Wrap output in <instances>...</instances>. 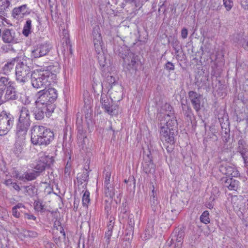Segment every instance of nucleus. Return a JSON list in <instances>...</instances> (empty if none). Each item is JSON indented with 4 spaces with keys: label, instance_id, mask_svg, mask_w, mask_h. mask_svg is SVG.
Returning a JSON list of instances; mask_svg holds the SVG:
<instances>
[{
    "label": "nucleus",
    "instance_id": "nucleus-1",
    "mask_svg": "<svg viewBox=\"0 0 248 248\" xmlns=\"http://www.w3.org/2000/svg\"><path fill=\"white\" fill-rule=\"evenodd\" d=\"M60 70L59 66L49 65L46 69L36 70L31 75V83L36 89L46 88L57 78V74Z\"/></svg>",
    "mask_w": 248,
    "mask_h": 248
},
{
    "label": "nucleus",
    "instance_id": "nucleus-2",
    "mask_svg": "<svg viewBox=\"0 0 248 248\" xmlns=\"http://www.w3.org/2000/svg\"><path fill=\"white\" fill-rule=\"evenodd\" d=\"M31 143L36 145L49 144L54 139V133L50 129L41 125H33L31 129Z\"/></svg>",
    "mask_w": 248,
    "mask_h": 248
},
{
    "label": "nucleus",
    "instance_id": "nucleus-3",
    "mask_svg": "<svg viewBox=\"0 0 248 248\" xmlns=\"http://www.w3.org/2000/svg\"><path fill=\"white\" fill-rule=\"evenodd\" d=\"M35 104L37 107H46L48 113L53 112L55 107L54 102L58 97L57 91L54 88L43 89L35 94Z\"/></svg>",
    "mask_w": 248,
    "mask_h": 248
},
{
    "label": "nucleus",
    "instance_id": "nucleus-4",
    "mask_svg": "<svg viewBox=\"0 0 248 248\" xmlns=\"http://www.w3.org/2000/svg\"><path fill=\"white\" fill-rule=\"evenodd\" d=\"M18 98L15 83L8 77H0V105Z\"/></svg>",
    "mask_w": 248,
    "mask_h": 248
},
{
    "label": "nucleus",
    "instance_id": "nucleus-5",
    "mask_svg": "<svg viewBox=\"0 0 248 248\" xmlns=\"http://www.w3.org/2000/svg\"><path fill=\"white\" fill-rule=\"evenodd\" d=\"M171 117L172 115H169L166 117V120L161 119L159 121L160 139L170 144L174 143V128L177 124L176 117Z\"/></svg>",
    "mask_w": 248,
    "mask_h": 248
},
{
    "label": "nucleus",
    "instance_id": "nucleus-6",
    "mask_svg": "<svg viewBox=\"0 0 248 248\" xmlns=\"http://www.w3.org/2000/svg\"><path fill=\"white\" fill-rule=\"evenodd\" d=\"M31 123L29 110L26 107H22L19 111V116L16 126V135L21 138L26 137Z\"/></svg>",
    "mask_w": 248,
    "mask_h": 248
},
{
    "label": "nucleus",
    "instance_id": "nucleus-7",
    "mask_svg": "<svg viewBox=\"0 0 248 248\" xmlns=\"http://www.w3.org/2000/svg\"><path fill=\"white\" fill-rule=\"evenodd\" d=\"M31 74V68L26 62H19L15 67L16 80L21 85L28 81Z\"/></svg>",
    "mask_w": 248,
    "mask_h": 248
},
{
    "label": "nucleus",
    "instance_id": "nucleus-8",
    "mask_svg": "<svg viewBox=\"0 0 248 248\" xmlns=\"http://www.w3.org/2000/svg\"><path fill=\"white\" fill-rule=\"evenodd\" d=\"M14 117L3 111L0 114V136L6 135L14 124Z\"/></svg>",
    "mask_w": 248,
    "mask_h": 248
},
{
    "label": "nucleus",
    "instance_id": "nucleus-9",
    "mask_svg": "<svg viewBox=\"0 0 248 248\" xmlns=\"http://www.w3.org/2000/svg\"><path fill=\"white\" fill-rule=\"evenodd\" d=\"M111 98H108L105 94H102L100 102L102 108L105 109L106 112L110 115H114L117 113L118 106L112 104Z\"/></svg>",
    "mask_w": 248,
    "mask_h": 248
},
{
    "label": "nucleus",
    "instance_id": "nucleus-10",
    "mask_svg": "<svg viewBox=\"0 0 248 248\" xmlns=\"http://www.w3.org/2000/svg\"><path fill=\"white\" fill-rule=\"evenodd\" d=\"M188 97L190 100L193 108L196 112H199L203 107V99L202 96L194 91L188 92Z\"/></svg>",
    "mask_w": 248,
    "mask_h": 248
},
{
    "label": "nucleus",
    "instance_id": "nucleus-11",
    "mask_svg": "<svg viewBox=\"0 0 248 248\" xmlns=\"http://www.w3.org/2000/svg\"><path fill=\"white\" fill-rule=\"evenodd\" d=\"M92 35L93 41L96 52L99 53L101 51H102L103 46L104 44L99 26H96L93 28Z\"/></svg>",
    "mask_w": 248,
    "mask_h": 248
},
{
    "label": "nucleus",
    "instance_id": "nucleus-12",
    "mask_svg": "<svg viewBox=\"0 0 248 248\" xmlns=\"http://www.w3.org/2000/svg\"><path fill=\"white\" fill-rule=\"evenodd\" d=\"M119 55L123 60L125 64H127L130 68H136L137 61V56L130 52L129 50L125 49L124 53L119 52Z\"/></svg>",
    "mask_w": 248,
    "mask_h": 248
},
{
    "label": "nucleus",
    "instance_id": "nucleus-13",
    "mask_svg": "<svg viewBox=\"0 0 248 248\" xmlns=\"http://www.w3.org/2000/svg\"><path fill=\"white\" fill-rule=\"evenodd\" d=\"M108 93L112 100L114 102H119L123 98V89L122 86L119 84H115L108 90Z\"/></svg>",
    "mask_w": 248,
    "mask_h": 248
},
{
    "label": "nucleus",
    "instance_id": "nucleus-14",
    "mask_svg": "<svg viewBox=\"0 0 248 248\" xmlns=\"http://www.w3.org/2000/svg\"><path fill=\"white\" fill-rule=\"evenodd\" d=\"M30 14V10L26 4L14 8L12 12V16L16 19L23 18Z\"/></svg>",
    "mask_w": 248,
    "mask_h": 248
},
{
    "label": "nucleus",
    "instance_id": "nucleus-15",
    "mask_svg": "<svg viewBox=\"0 0 248 248\" xmlns=\"http://www.w3.org/2000/svg\"><path fill=\"white\" fill-rule=\"evenodd\" d=\"M51 47L47 44H40L35 46L31 51V56L38 58L46 55L50 50Z\"/></svg>",
    "mask_w": 248,
    "mask_h": 248
},
{
    "label": "nucleus",
    "instance_id": "nucleus-16",
    "mask_svg": "<svg viewBox=\"0 0 248 248\" xmlns=\"http://www.w3.org/2000/svg\"><path fill=\"white\" fill-rule=\"evenodd\" d=\"M1 38L5 43L15 44L17 43V39L16 37L15 32L12 30H4L1 34Z\"/></svg>",
    "mask_w": 248,
    "mask_h": 248
},
{
    "label": "nucleus",
    "instance_id": "nucleus-17",
    "mask_svg": "<svg viewBox=\"0 0 248 248\" xmlns=\"http://www.w3.org/2000/svg\"><path fill=\"white\" fill-rule=\"evenodd\" d=\"M219 170L221 173L232 177H236L239 175V172L237 169L233 166H221Z\"/></svg>",
    "mask_w": 248,
    "mask_h": 248
},
{
    "label": "nucleus",
    "instance_id": "nucleus-18",
    "mask_svg": "<svg viewBox=\"0 0 248 248\" xmlns=\"http://www.w3.org/2000/svg\"><path fill=\"white\" fill-rule=\"evenodd\" d=\"M185 236V233L183 231H179L178 233L172 235L171 240V245L174 244L173 248H181L183 243V239Z\"/></svg>",
    "mask_w": 248,
    "mask_h": 248
},
{
    "label": "nucleus",
    "instance_id": "nucleus-19",
    "mask_svg": "<svg viewBox=\"0 0 248 248\" xmlns=\"http://www.w3.org/2000/svg\"><path fill=\"white\" fill-rule=\"evenodd\" d=\"M78 143L82 149L86 147V143L88 141L86 131L81 126L78 127L77 135Z\"/></svg>",
    "mask_w": 248,
    "mask_h": 248
},
{
    "label": "nucleus",
    "instance_id": "nucleus-20",
    "mask_svg": "<svg viewBox=\"0 0 248 248\" xmlns=\"http://www.w3.org/2000/svg\"><path fill=\"white\" fill-rule=\"evenodd\" d=\"M16 141L15 144V147L14 149V153L18 156L24 151V146L25 144V140L26 137L21 138L18 135H16Z\"/></svg>",
    "mask_w": 248,
    "mask_h": 248
},
{
    "label": "nucleus",
    "instance_id": "nucleus-21",
    "mask_svg": "<svg viewBox=\"0 0 248 248\" xmlns=\"http://www.w3.org/2000/svg\"><path fill=\"white\" fill-rule=\"evenodd\" d=\"M37 109L34 112L35 119L37 120H41L44 118L45 115L49 117L53 112L48 113L46 107H37Z\"/></svg>",
    "mask_w": 248,
    "mask_h": 248
},
{
    "label": "nucleus",
    "instance_id": "nucleus-22",
    "mask_svg": "<svg viewBox=\"0 0 248 248\" xmlns=\"http://www.w3.org/2000/svg\"><path fill=\"white\" fill-rule=\"evenodd\" d=\"M18 58H14L8 61L2 67V71L5 75H9L13 69L16 62H17Z\"/></svg>",
    "mask_w": 248,
    "mask_h": 248
},
{
    "label": "nucleus",
    "instance_id": "nucleus-23",
    "mask_svg": "<svg viewBox=\"0 0 248 248\" xmlns=\"http://www.w3.org/2000/svg\"><path fill=\"white\" fill-rule=\"evenodd\" d=\"M163 110L165 111L166 113L163 115L162 114H160L158 116V120L161 121V119H165L166 120V117L169 115H172L171 117H175L174 116V112L172 110V107L168 103H165L162 108Z\"/></svg>",
    "mask_w": 248,
    "mask_h": 248
},
{
    "label": "nucleus",
    "instance_id": "nucleus-24",
    "mask_svg": "<svg viewBox=\"0 0 248 248\" xmlns=\"http://www.w3.org/2000/svg\"><path fill=\"white\" fill-rule=\"evenodd\" d=\"M223 183L224 186L230 190H236L239 186V182L232 178L226 179Z\"/></svg>",
    "mask_w": 248,
    "mask_h": 248
},
{
    "label": "nucleus",
    "instance_id": "nucleus-25",
    "mask_svg": "<svg viewBox=\"0 0 248 248\" xmlns=\"http://www.w3.org/2000/svg\"><path fill=\"white\" fill-rule=\"evenodd\" d=\"M144 171L146 173L154 172L155 169V165L152 160L149 158L148 160H145L142 163Z\"/></svg>",
    "mask_w": 248,
    "mask_h": 248
},
{
    "label": "nucleus",
    "instance_id": "nucleus-26",
    "mask_svg": "<svg viewBox=\"0 0 248 248\" xmlns=\"http://www.w3.org/2000/svg\"><path fill=\"white\" fill-rule=\"evenodd\" d=\"M40 161L43 162V164L47 167L50 166L54 162V159L52 156L46 155L44 153H40L39 158Z\"/></svg>",
    "mask_w": 248,
    "mask_h": 248
},
{
    "label": "nucleus",
    "instance_id": "nucleus-27",
    "mask_svg": "<svg viewBox=\"0 0 248 248\" xmlns=\"http://www.w3.org/2000/svg\"><path fill=\"white\" fill-rule=\"evenodd\" d=\"M97 54L98 55L97 58L100 65L102 67H105L106 66H108V64H109V60H107V56L103 52V49H102V51L97 53Z\"/></svg>",
    "mask_w": 248,
    "mask_h": 248
},
{
    "label": "nucleus",
    "instance_id": "nucleus-28",
    "mask_svg": "<svg viewBox=\"0 0 248 248\" xmlns=\"http://www.w3.org/2000/svg\"><path fill=\"white\" fill-rule=\"evenodd\" d=\"M12 0H0V13L5 14L11 6Z\"/></svg>",
    "mask_w": 248,
    "mask_h": 248
},
{
    "label": "nucleus",
    "instance_id": "nucleus-29",
    "mask_svg": "<svg viewBox=\"0 0 248 248\" xmlns=\"http://www.w3.org/2000/svg\"><path fill=\"white\" fill-rule=\"evenodd\" d=\"M86 187V184L85 183L83 184L82 187L84 189L82 192H84L83 195L82 196V204L83 206L85 207L86 208L88 207V204L90 202V192L87 190H84L85 189V188Z\"/></svg>",
    "mask_w": 248,
    "mask_h": 248
},
{
    "label": "nucleus",
    "instance_id": "nucleus-30",
    "mask_svg": "<svg viewBox=\"0 0 248 248\" xmlns=\"http://www.w3.org/2000/svg\"><path fill=\"white\" fill-rule=\"evenodd\" d=\"M39 175V172L35 170L31 171L26 172L23 174V181L33 180Z\"/></svg>",
    "mask_w": 248,
    "mask_h": 248
},
{
    "label": "nucleus",
    "instance_id": "nucleus-31",
    "mask_svg": "<svg viewBox=\"0 0 248 248\" xmlns=\"http://www.w3.org/2000/svg\"><path fill=\"white\" fill-rule=\"evenodd\" d=\"M115 84H119L116 81L115 78L112 76H108L106 78V80L101 84V85L102 87L104 86L108 90L110 86H112Z\"/></svg>",
    "mask_w": 248,
    "mask_h": 248
},
{
    "label": "nucleus",
    "instance_id": "nucleus-32",
    "mask_svg": "<svg viewBox=\"0 0 248 248\" xmlns=\"http://www.w3.org/2000/svg\"><path fill=\"white\" fill-rule=\"evenodd\" d=\"M153 225L152 223H148V226L145 230L143 238L145 240L149 239L154 235Z\"/></svg>",
    "mask_w": 248,
    "mask_h": 248
},
{
    "label": "nucleus",
    "instance_id": "nucleus-33",
    "mask_svg": "<svg viewBox=\"0 0 248 248\" xmlns=\"http://www.w3.org/2000/svg\"><path fill=\"white\" fill-rule=\"evenodd\" d=\"M31 20L30 19H28L24 25L22 31V33L24 35L27 37L31 33Z\"/></svg>",
    "mask_w": 248,
    "mask_h": 248
},
{
    "label": "nucleus",
    "instance_id": "nucleus-34",
    "mask_svg": "<svg viewBox=\"0 0 248 248\" xmlns=\"http://www.w3.org/2000/svg\"><path fill=\"white\" fill-rule=\"evenodd\" d=\"M22 208H25V206L21 203H18L16 206H14L12 209V215L16 218H19L20 216V214L18 209Z\"/></svg>",
    "mask_w": 248,
    "mask_h": 248
},
{
    "label": "nucleus",
    "instance_id": "nucleus-35",
    "mask_svg": "<svg viewBox=\"0 0 248 248\" xmlns=\"http://www.w3.org/2000/svg\"><path fill=\"white\" fill-rule=\"evenodd\" d=\"M104 192L106 196L112 198L114 195V189L111 184L104 185Z\"/></svg>",
    "mask_w": 248,
    "mask_h": 248
},
{
    "label": "nucleus",
    "instance_id": "nucleus-36",
    "mask_svg": "<svg viewBox=\"0 0 248 248\" xmlns=\"http://www.w3.org/2000/svg\"><path fill=\"white\" fill-rule=\"evenodd\" d=\"M34 209L38 212H43L45 211V205L41 201H36L34 203Z\"/></svg>",
    "mask_w": 248,
    "mask_h": 248
},
{
    "label": "nucleus",
    "instance_id": "nucleus-37",
    "mask_svg": "<svg viewBox=\"0 0 248 248\" xmlns=\"http://www.w3.org/2000/svg\"><path fill=\"white\" fill-rule=\"evenodd\" d=\"M209 213L208 211H204L200 217V220L204 224H208L210 222Z\"/></svg>",
    "mask_w": 248,
    "mask_h": 248
},
{
    "label": "nucleus",
    "instance_id": "nucleus-38",
    "mask_svg": "<svg viewBox=\"0 0 248 248\" xmlns=\"http://www.w3.org/2000/svg\"><path fill=\"white\" fill-rule=\"evenodd\" d=\"M24 235L26 237L34 238L38 236V233L32 230H25L23 232Z\"/></svg>",
    "mask_w": 248,
    "mask_h": 248
},
{
    "label": "nucleus",
    "instance_id": "nucleus-39",
    "mask_svg": "<svg viewBox=\"0 0 248 248\" xmlns=\"http://www.w3.org/2000/svg\"><path fill=\"white\" fill-rule=\"evenodd\" d=\"M220 3L218 0H211L209 4V8L213 10L220 9Z\"/></svg>",
    "mask_w": 248,
    "mask_h": 248
},
{
    "label": "nucleus",
    "instance_id": "nucleus-40",
    "mask_svg": "<svg viewBox=\"0 0 248 248\" xmlns=\"http://www.w3.org/2000/svg\"><path fill=\"white\" fill-rule=\"evenodd\" d=\"M23 188L25 189V191L27 193V195L30 197H32L35 194L36 191L34 186H24Z\"/></svg>",
    "mask_w": 248,
    "mask_h": 248
},
{
    "label": "nucleus",
    "instance_id": "nucleus-41",
    "mask_svg": "<svg viewBox=\"0 0 248 248\" xmlns=\"http://www.w3.org/2000/svg\"><path fill=\"white\" fill-rule=\"evenodd\" d=\"M46 167V166L45 164H43V162L40 161V160L38 159L36 166L34 167V169L35 171H37L40 174L41 172H42L45 170Z\"/></svg>",
    "mask_w": 248,
    "mask_h": 248
},
{
    "label": "nucleus",
    "instance_id": "nucleus-42",
    "mask_svg": "<svg viewBox=\"0 0 248 248\" xmlns=\"http://www.w3.org/2000/svg\"><path fill=\"white\" fill-rule=\"evenodd\" d=\"M89 174L88 172L86 170V172H83L78 177V182L82 185L83 183H85L88 180Z\"/></svg>",
    "mask_w": 248,
    "mask_h": 248
},
{
    "label": "nucleus",
    "instance_id": "nucleus-43",
    "mask_svg": "<svg viewBox=\"0 0 248 248\" xmlns=\"http://www.w3.org/2000/svg\"><path fill=\"white\" fill-rule=\"evenodd\" d=\"M151 207L152 210L155 212L157 210H158L159 205V202L157 201L156 198L155 196H153V198L151 199Z\"/></svg>",
    "mask_w": 248,
    "mask_h": 248
},
{
    "label": "nucleus",
    "instance_id": "nucleus-44",
    "mask_svg": "<svg viewBox=\"0 0 248 248\" xmlns=\"http://www.w3.org/2000/svg\"><path fill=\"white\" fill-rule=\"evenodd\" d=\"M248 149L246 142L243 140H240L238 142L237 151L239 153Z\"/></svg>",
    "mask_w": 248,
    "mask_h": 248
},
{
    "label": "nucleus",
    "instance_id": "nucleus-45",
    "mask_svg": "<svg viewBox=\"0 0 248 248\" xmlns=\"http://www.w3.org/2000/svg\"><path fill=\"white\" fill-rule=\"evenodd\" d=\"M240 154L243 159L245 166L248 167V148L240 152Z\"/></svg>",
    "mask_w": 248,
    "mask_h": 248
},
{
    "label": "nucleus",
    "instance_id": "nucleus-46",
    "mask_svg": "<svg viewBox=\"0 0 248 248\" xmlns=\"http://www.w3.org/2000/svg\"><path fill=\"white\" fill-rule=\"evenodd\" d=\"M183 109L185 111V114L187 117H190L192 115V109L190 107L182 104Z\"/></svg>",
    "mask_w": 248,
    "mask_h": 248
},
{
    "label": "nucleus",
    "instance_id": "nucleus-47",
    "mask_svg": "<svg viewBox=\"0 0 248 248\" xmlns=\"http://www.w3.org/2000/svg\"><path fill=\"white\" fill-rule=\"evenodd\" d=\"M223 4L227 11L230 10L233 6L232 0H223Z\"/></svg>",
    "mask_w": 248,
    "mask_h": 248
},
{
    "label": "nucleus",
    "instance_id": "nucleus-48",
    "mask_svg": "<svg viewBox=\"0 0 248 248\" xmlns=\"http://www.w3.org/2000/svg\"><path fill=\"white\" fill-rule=\"evenodd\" d=\"M115 218L112 216L108 218V222L107 225L108 230H112L114 224Z\"/></svg>",
    "mask_w": 248,
    "mask_h": 248
},
{
    "label": "nucleus",
    "instance_id": "nucleus-49",
    "mask_svg": "<svg viewBox=\"0 0 248 248\" xmlns=\"http://www.w3.org/2000/svg\"><path fill=\"white\" fill-rule=\"evenodd\" d=\"M243 41V39L242 38V37L241 35H240L239 34H237L236 36H234V38H233V42H235V43H237L238 44L242 45V46H243V45L242 44Z\"/></svg>",
    "mask_w": 248,
    "mask_h": 248
},
{
    "label": "nucleus",
    "instance_id": "nucleus-50",
    "mask_svg": "<svg viewBox=\"0 0 248 248\" xmlns=\"http://www.w3.org/2000/svg\"><path fill=\"white\" fill-rule=\"evenodd\" d=\"M164 67L165 69L169 71L174 70V65L171 62L169 61L167 62L165 64Z\"/></svg>",
    "mask_w": 248,
    "mask_h": 248
},
{
    "label": "nucleus",
    "instance_id": "nucleus-51",
    "mask_svg": "<svg viewBox=\"0 0 248 248\" xmlns=\"http://www.w3.org/2000/svg\"><path fill=\"white\" fill-rule=\"evenodd\" d=\"M111 173L109 171H107L105 173V177L104 180V185H109L110 184Z\"/></svg>",
    "mask_w": 248,
    "mask_h": 248
},
{
    "label": "nucleus",
    "instance_id": "nucleus-52",
    "mask_svg": "<svg viewBox=\"0 0 248 248\" xmlns=\"http://www.w3.org/2000/svg\"><path fill=\"white\" fill-rule=\"evenodd\" d=\"M13 177H15V178L17 179H18L19 180H21L23 181V174L21 175H20L19 174V173L18 171L17 170H15L13 173Z\"/></svg>",
    "mask_w": 248,
    "mask_h": 248
},
{
    "label": "nucleus",
    "instance_id": "nucleus-53",
    "mask_svg": "<svg viewBox=\"0 0 248 248\" xmlns=\"http://www.w3.org/2000/svg\"><path fill=\"white\" fill-rule=\"evenodd\" d=\"M166 213H168L169 215H170V213H173V217L170 218V219L174 220L177 216L179 214V212L178 211L174 209L171 210L170 211H168L167 212H166Z\"/></svg>",
    "mask_w": 248,
    "mask_h": 248
},
{
    "label": "nucleus",
    "instance_id": "nucleus-54",
    "mask_svg": "<svg viewBox=\"0 0 248 248\" xmlns=\"http://www.w3.org/2000/svg\"><path fill=\"white\" fill-rule=\"evenodd\" d=\"M241 6L246 10H248V0H241Z\"/></svg>",
    "mask_w": 248,
    "mask_h": 248
},
{
    "label": "nucleus",
    "instance_id": "nucleus-55",
    "mask_svg": "<svg viewBox=\"0 0 248 248\" xmlns=\"http://www.w3.org/2000/svg\"><path fill=\"white\" fill-rule=\"evenodd\" d=\"M24 218L29 220L32 219L33 220H35L36 218L33 215L28 213H25L24 214Z\"/></svg>",
    "mask_w": 248,
    "mask_h": 248
},
{
    "label": "nucleus",
    "instance_id": "nucleus-56",
    "mask_svg": "<svg viewBox=\"0 0 248 248\" xmlns=\"http://www.w3.org/2000/svg\"><path fill=\"white\" fill-rule=\"evenodd\" d=\"M188 31L186 28H183L181 31V36L183 39H186L187 36Z\"/></svg>",
    "mask_w": 248,
    "mask_h": 248
},
{
    "label": "nucleus",
    "instance_id": "nucleus-57",
    "mask_svg": "<svg viewBox=\"0 0 248 248\" xmlns=\"http://www.w3.org/2000/svg\"><path fill=\"white\" fill-rule=\"evenodd\" d=\"M110 238L111 237H104L105 241L104 243V245L107 248H108V245L109 244Z\"/></svg>",
    "mask_w": 248,
    "mask_h": 248
},
{
    "label": "nucleus",
    "instance_id": "nucleus-58",
    "mask_svg": "<svg viewBox=\"0 0 248 248\" xmlns=\"http://www.w3.org/2000/svg\"><path fill=\"white\" fill-rule=\"evenodd\" d=\"M119 217L122 218H126L127 217L126 211L124 209L123 211L122 210L120 214L119 215Z\"/></svg>",
    "mask_w": 248,
    "mask_h": 248
},
{
    "label": "nucleus",
    "instance_id": "nucleus-59",
    "mask_svg": "<svg viewBox=\"0 0 248 248\" xmlns=\"http://www.w3.org/2000/svg\"><path fill=\"white\" fill-rule=\"evenodd\" d=\"M13 183H14L12 182V180L11 179L6 180L3 182V184L7 186H9L10 185H13Z\"/></svg>",
    "mask_w": 248,
    "mask_h": 248
},
{
    "label": "nucleus",
    "instance_id": "nucleus-60",
    "mask_svg": "<svg viewBox=\"0 0 248 248\" xmlns=\"http://www.w3.org/2000/svg\"><path fill=\"white\" fill-rule=\"evenodd\" d=\"M71 163L69 162V161H67V162L65 165V173H67L69 172L70 169L71 168Z\"/></svg>",
    "mask_w": 248,
    "mask_h": 248
},
{
    "label": "nucleus",
    "instance_id": "nucleus-61",
    "mask_svg": "<svg viewBox=\"0 0 248 248\" xmlns=\"http://www.w3.org/2000/svg\"><path fill=\"white\" fill-rule=\"evenodd\" d=\"M133 181H135V179L133 177H129L128 178V180H124V182L125 183H127L128 184V183H130V184H129L130 186H131L132 185V183L133 182Z\"/></svg>",
    "mask_w": 248,
    "mask_h": 248
},
{
    "label": "nucleus",
    "instance_id": "nucleus-62",
    "mask_svg": "<svg viewBox=\"0 0 248 248\" xmlns=\"http://www.w3.org/2000/svg\"><path fill=\"white\" fill-rule=\"evenodd\" d=\"M13 188L16 191H19L21 190V188L16 183H14L13 184Z\"/></svg>",
    "mask_w": 248,
    "mask_h": 248
},
{
    "label": "nucleus",
    "instance_id": "nucleus-63",
    "mask_svg": "<svg viewBox=\"0 0 248 248\" xmlns=\"http://www.w3.org/2000/svg\"><path fill=\"white\" fill-rule=\"evenodd\" d=\"M112 230H108L107 232H105V237H111L112 235Z\"/></svg>",
    "mask_w": 248,
    "mask_h": 248
},
{
    "label": "nucleus",
    "instance_id": "nucleus-64",
    "mask_svg": "<svg viewBox=\"0 0 248 248\" xmlns=\"http://www.w3.org/2000/svg\"><path fill=\"white\" fill-rule=\"evenodd\" d=\"M128 223H129V225L131 227H133L134 226V219L132 218H130V217H129V221H128Z\"/></svg>",
    "mask_w": 248,
    "mask_h": 248
}]
</instances>
